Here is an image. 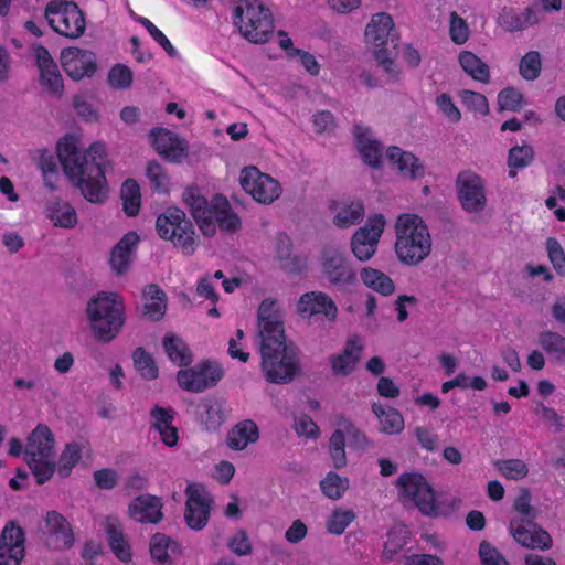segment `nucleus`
I'll return each instance as SVG.
<instances>
[{"instance_id": "obj_53", "label": "nucleus", "mask_w": 565, "mask_h": 565, "mask_svg": "<svg viewBox=\"0 0 565 565\" xmlns=\"http://www.w3.org/2000/svg\"><path fill=\"white\" fill-rule=\"evenodd\" d=\"M459 97L461 103L469 110L480 115H487L489 113V104L484 95L473 90L463 89L459 93Z\"/></svg>"}, {"instance_id": "obj_55", "label": "nucleus", "mask_w": 565, "mask_h": 565, "mask_svg": "<svg viewBox=\"0 0 565 565\" xmlns=\"http://www.w3.org/2000/svg\"><path fill=\"white\" fill-rule=\"evenodd\" d=\"M498 105L502 110L516 111L523 105V94L515 87L503 88L498 94Z\"/></svg>"}, {"instance_id": "obj_44", "label": "nucleus", "mask_w": 565, "mask_h": 565, "mask_svg": "<svg viewBox=\"0 0 565 565\" xmlns=\"http://www.w3.org/2000/svg\"><path fill=\"white\" fill-rule=\"evenodd\" d=\"M518 544L531 550L546 551L552 547L550 532H511Z\"/></svg>"}, {"instance_id": "obj_17", "label": "nucleus", "mask_w": 565, "mask_h": 565, "mask_svg": "<svg viewBox=\"0 0 565 565\" xmlns=\"http://www.w3.org/2000/svg\"><path fill=\"white\" fill-rule=\"evenodd\" d=\"M458 199L468 213H480L487 204L483 179L472 171H463L457 178Z\"/></svg>"}, {"instance_id": "obj_10", "label": "nucleus", "mask_w": 565, "mask_h": 565, "mask_svg": "<svg viewBox=\"0 0 565 565\" xmlns=\"http://www.w3.org/2000/svg\"><path fill=\"white\" fill-rule=\"evenodd\" d=\"M396 486L404 504L416 507L425 515L437 514L435 492L424 476L416 472L403 473Z\"/></svg>"}, {"instance_id": "obj_48", "label": "nucleus", "mask_w": 565, "mask_h": 565, "mask_svg": "<svg viewBox=\"0 0 565 565\" xmlns=\"http://www.w3.org/2000/svg\"><path fill=\"white\" fill-rule=\"evenodd\" d=\"M320 488L326 497L332 500L340 499L349 488V480L338 473L330 471L321 480Z\"/></svg>"}, {"instance_id": "obj_62", "label": "nucleus", "mask_w": 565, "mask_h": 565, "mask_svg": "<svg viewBox=\"0 0 565 565\" xmlns=\"http://www.w3.org/2000/svg\"><path fill=\"white\" fill-rule=\"evenodd\" d=\"M108 81L115 88H127L132 83V73L127 66L118 64L109 71Z\"/></svg>"}, {"instance_id": "obj_60", "label": "nucleus", "mask_w": 565, "mask_h": 565, "mask_svg": "<svg viewBox=\"0 0 565 565\" xmlns=\"http://www.w3.org/2000/svg\"><path fill=\"white\" fill-rule=\"evenodd\" d=\"M479 557L482 565H511L509 561L487 541L480 543Z\"/></svg>"}, {"instance_id": "obj_6", "label": "nucleus", "mask_w": 565, "mask_h": 565, "mask_svg": "<svg viewBox=\"0 0 565 565\" xmlns=\"http://www.w3.org/2000/svg\"><path fill=\"white\" fill-rule=\"evenodd\" d=\"M366 42L372 46L374 57L384 71L395 77L397 74L393 58L397 46V35L394 31V22L390 14H374L365 29Z\"/></svg>"}, {"instance_id": "obj_28", "label": "nucleus", "mask_w": 565, "mask_h": 565, "mask_svg": "<svg viewBox=\"0 0 565 565\" xmlns=\"http://www.w3.org/2000/svg\"><path fill=\"white\" fill-rule=\"evenodd\" d=\"M362 351V339L359 335L351 337L347 341L345 347L341 353L330 356V364L333 373L342 376L350 374L355 369V365L361 358Z\"/></svg>"}, {"instance_id": "obj_16", "label": "nucleus", "mask_w": 565, "mask_h": 565, "mask_svg": "<svg viewBox=\"0 0 565 565\" xmlns=\"http://www.w3.org/2000/svg\"><path fill=\"white\" fill-rule=\"evenodd\" d=\"M186 502L184 518L191 530L203 529L211 514L213 499L206 488L196 482H191L185 489Z\"/></svg>"}, {"instance_id": "obj_34", "label": "nucleus", "mask_w": 565, "mask_h": 565, "mask_svg": "<svg viewBox=\"0 0 565 565\" xmlns=\"http://www.w3.org/2000/svg\"><path fill=\"white\" fill-rule=\"evenodd\" d=\"M458 63L461 70L473 81L482 84L490 83L491 73L489 65L473 52L468 50L461 51L458 54Z\"/></svg>"}, {"instance_id": "obj_39", "label": "nucleus", "mask_w": 565, "mask_h": 565, "mask_svg": "<svg viewBox=\"0 0 565 565\" xmlns=\"http://www.w3.org/2000/svg\"><path fill=\"white\" fill-rule=\"evenodd\" d=\"M88 447L82 443H70L65 446L56 462L55 470L62 478L71 475L73 468L79 462Z\"/></svg>"}, {"instance_id": "obj_24", "label": "nucleus", "mask_w": 565, "mask_h": 565, "mask_svg": "<svg viewBox=\"0 0 565 565\" xmlns=\"http://www.w3.org/2000/svg\"><path fill=\"white\" fill-rule=\"evenodd\" d=\"M385 157L403 178L416 180L425 174V166L409 151L392 146L386 149Z\"/></svg>"}, {"instance_id": "obj_33", "label": "nucleus", "mask_w": 565, "mask_h": 565, "mask_svg": "<svg viewBox=\"0 0 565 565\" xmlns=\"http://www.w3.org/2000/svg\"><path fill=\"white\" fill-rule=\"evenodd\" d=\"M278 44L285 52L287 58L298 61L302 67L311 75L318 76L320 73V64L315 55L307 51L294 47L292 40L284 31L278 32Z\"/></svg>"}, {"instance_id": "obj_1", "label": "nucleus", "mask_w": 565, "mask_h": 565, "mask_svg": "<svg viewBox=\"0 0 565 565\" xmlns=\"http://www.w3.org/2000/svg\"><path fill=\"white\" fill-rule=\"evenodd\" d=\"M57 156L65 174L87 201L102 204L107 200L106 151L103 143L95 142L82 151L79 139L67 135L57 143Z\"/></svg>"}, {"instance_id": "obj_54", "label": "nucleus", "mask_w": 565, "mask_h": 565, "mask_svg": "<svg viewBox=\"0 0 565 565\" xmlns=\"http://www.w3.org/2000/svg\"><path fill=\"white\" fill-rule=\"evenodd\" d=\"M39 168L41 169L44 178V183L51 190L54 189L53 179L57 173V162L54 154L50 151H41L38 162Z\"/></svg>"}, {"instance_id": "obj_15", "label": "nucleus", "mask_w": 565, "mask_h": 565, "mask_svg": "<svg viewBox=\"0 0 565 565\" xmlns=\"http://www.w3.org/2000/svg\"><path fill=\"white\" fill-rule=\"evenodd\" d=\"M239 182L246 193L263 204L273 203L281 194L279 182L253 166L241 171Z\"/></svg>"}, {"instance_id": "obj_3", "label": "nucleus", "mask_w": 565, "mask_h": 565, "mask_svg": "<svg viewBox=\"0 0 565 565\" xmlns=\"http://www.w3.org/2000/svg\"><path fill=\"white\" fill-rule=\"evenodd\" d=\"M86 317L94 339L109 343L126 322L124 299L118 294L100 291L87 302Z\"/></svg>"}, {"instance_id": "obj_47", "label": "nucleus", "mask_w": 565, "mask_h": 565, "mask_svg": "<svg viewBox=\"0 0 565 565\" xmlns=\"http://www.w3.org/2000/svg\"><path fill=\"white\" fill-rule=\"evenodd\" d=\"M542 71V57L537 51L526 52L519 62V73L525 81L537 79Z\"/></svg>"}, {"instance_id": "obj_19", "label": "nucleus", "mask_w": 565, "mask_h": 565, "mask_svg": "<svg viewBox=\"0 0 565 565\" xmlns=\"http://www.w3.org/2000/svg\"><path fill=\"white\" fill-rule=\"evenodd\" d=\"M298 313L306 319L322 316L328 322H333L338 317V307L330 296L322 291L303 294L297 302Z\"/></svg>"}, {"instance_id": "obj_40", "label": "nucleus", "mask_w": 565, "mask_h": 565, "mask_svg": "<svg viewBox=\"0 0 565 565\" xmlns=\"http://www.w3.org/2000/svg\"><path fill=\"white\" fill-rule=\"evenodd\" d=\"M363 284L382 296H391L395 290L393 280L384 273L372 267H364L360 273Z\"/></svg>"}, {"instance_id": "obj_31", "label": "nucleus", "mask_w": 565, "mask_h": 565, "mask_svg": "<svg viewBox=\"0 0 565 565\" xmlns=\"http://www.w3.org/2000/svg\"><path fill=\"white\" fill-rule=\"evenodd\" d=\"M152 427L160 434L161 440L168 447L178 443V430L172 425L174 412L172 408L154 406L151 412Z\"/></svg>"}, {"instance_id": "obj_22", "label": "nucleus", "mask_w": 565, "mask_h": 565, "mask_svg": "<svg viewBox=\"0 0 565 565\" xmlns=\"http://www.w3.org/2000/svg\"><path fill=\"white\" fill-rule=\"evenodd\" d=\"M541 10L526 7L523 10L504 8L498 18L499 25L507 32H520L542 22Z\"/></svg>"}, {"instance_id": "obj_4", "label": "nucleus", "mask_w": 565, "mask_h": 565, "mask_svg": "<svg viewBox=\"0 0 565 565\" xmlns=\"http://www.w3.org/2000/svg\"><path fill=\"white\" fill-rule=\"evenodd\" d=\"M395 234V253L403 264L418 265L431 253V235L420 216L411 213L399 215Z\"/></svg>"}, {"instance_id": "obj_18", "label": "nucleus", "mask_w": 565, "mask_h": 565, "mask_svg": "<svg viewBox=\"0 0 565 565\" xmlns=\"http://www.w3.org/2000/svg\"><path fill=\"white\" fill-rule=\"evenodd\" d=\"M222 376L223 370L217 363L203 362L194 367L180 370L177 380L179 385L188 392H202L216 385Z\"/></svg>"}, {"instance_id": "obj_57", "label": "nucleus", "mask_w": 565, "mask_h": 565, "mask_svg": "<svg viewBox=\"0 0 565 565\" xmlns=\"http://www.w3.org/2000/svg\"><path fill=\"white\" fill-rule=\"evenodd\" d=\"M534 151L531 146H515L510 149L508 164L511 168H525L533 160Z\"/></svg>"}, {"instance_id": "obj_43", "label": "nucleus", "mask_w": 565, "mask_h": 565, "mask_svg": "<svg viewBox=\"0 0 565 565\" xmlns=\"http://www.w3.org/2000/svg\"><path fill=\"white\" fill-rule=\"evenodd\" d=\"M539 344L555 361H565V337L553 331H543L539 334Z\"/></svg>"}, {"instance_id": "obj_12", "label": "nucleus", "mask_w": 565, "mask_h": 565, "mask_svg": "<svg viewBox=\"0 0 565 565\" xmlns=\"http://www.w3.org/2000/svg\"><path fill=\"white\" fill-rule=\"evenodd\" d=\"M321 273L327 281L337 288H348L358 281V275L345 252L333 246L321 253Z\"/></svg>"}, {"instance_id": "obj_11", "label": "nucleus", "mask_w": 565, "mask_h": 565, "mask_svg": "<svg viewBox=\"0 0 565 565\" xmlns=\"http://www.w3.org/2000/svg\"><path fill=\"white\" fill-rule=\"evenodd\" d=\"M45 18L56 33L70 39L79 38L86 28L83 12L70 1H51L45 9Z\"/></svg>"}, {"instance_id": "obj_42", "label": "nucleus", "mask_w": 565, "mask_h": 565, "mask_svg": "<svg viewBox=\"0 0 565 565\" xmlns=\"http://www.w3.org/2000/svg\"><path fill=\"white\" fill-rule=\"evenodd\" d=\"M163 348L169 359L180 366L189 365L192 362L191 352L185 342L175 334H167L163 338Z\"/></svg>"}, {"instance_id": "obj_5", "label": "nucleus", "mask_w": 565, "mask_h": 565, "mask_svg": "<svg viewBox=\"0 0 565 565\" xmlns=\"http://www.w3.org/2000/svg\"><path fill=\"white\" fill-rule=\"evenodd\" d=\"M24 460L39 484L52 478L56 466L55 439L46 425L39 424L29 434L24 447Z\"/></svg>"}, {"instance_id": "obj_35", "label": "nucleus", "mask_w": 565, "mask_h": 565, "mask_svg": "<svg viewBox=\"0 0 565 565\" xmlns=\"http://www.w3.org/2000/svg\"><path fill=\"white\" fill-rule=\"evenodd\" d=\"M179 544L162 532H156L150 543V554L158 565H173L172 555L179 554Z\"/></svg>"}, {"instance_id": "obj_46", "label": "nucleus", "mask_w": 565, "mask_h": 565, "mask_svg": "<svg viewBox=\"0 0 565 565\" xmlns=\"http://www.w3.org/2000/svg\"><path fill=\"white\" fill-rule=\"evenodd\" d=\"M500 475L510 480H522L529 475V466L521 459H501L494 462Z\"/></svg>"}, {"instance_id": "obj_30", "label": "nucleus", "mask_w": 565, "mask_h": 565, "mask_svg": "<svg viewBox=\"0 0 565 565\" xmlns=\"http://www.w3.org/2000/svg\"><path fill=\"white\" fill-rule=\"evenodd\" d=\"M25 532H1L0 565H21L24 557Z\"/></svg>"}, {"instance_id": "obj_20", "label": "nucleus", "mask_w": 565, "mask_h": 565, "mask_svg": "<svg viewBox=\"0 0 565 565\" xmlns=\"http://www.w3.org/2000/svg\"><path fill=\"white\" fill-rule=\"evenodd\" d=\"M61 63L66 74L76 81L92 76L96 70L94 53L77 47L64 49Z\"/></svg>"}, {"instance_id": "obj_56", "label": "nucleus", "mask_w": 565, "mask_h": 565, "mask_svg": "<svg viewBox=\"0 0 565 565\" xmlns=\"http://www.w3.org/2000/svg\"><path fill=\"white\" fill-rule=\"evenodd\" d=\"M109 546L118 559L124 563L131 561V548L128 541L124 537V532H108Z\"/></svg>"}, {"instance_id": "obj_45", "label": "nucleus", "mask_w": 565, "mask_h": 565, "mask_svg": "<svg viewBox=\"0 0 565 565\" xmlns=\"http://www.w3.org/2000/svg\"><path fill=\"white\" fill-rule=\"evenodd\" d=\"M121 200L124 211L129 216H135L140 207V189L135 180H126L121 186Z\"/></svg>"}, {"instance_id": "obj_27", "label": "nucleus", "mask_w": 565, "mask_h": 565, "mask_svg": "<svg viewBox=\"0 0 565 565\" xmlns=\"http://www.w3.org/2000/svg\"><path fill=\"white\" fill-rule=\"evenodd\" d=\"M353 134L364 163L372 168H379L382 163V146L371 129L362 125H355Z\"/></svg>"}, {"instance_id": "obj_37", "label": "nucleus", "mask_w": 565, "mask_h": 565, "mask_svg": "<svg viewBox=\"0 0 565 565\" xmlns=\"http://www.w3.org/2000/svg\"><path fill=\"white\" fill-rule=\"evenodd\" d=\"M199 415L206 430H216L225 420L224 404L213 397L205 398L199 405Z\"/></svg>"}, {"instance_id": "obj_29", "label": "nucleus", "mask_w": 565, "mask_h": 565, "mask_svg": "<svg viewBox=\"0 0 565 565\" xmlns=\"http://www.w3.org/2000/svg\"><path fill=\"white\" fill-rule=\"evenodd\" d=\"M43 213L55 227L60 228H74L78 221L76 210L71 203L60 198L47 200Z\"/></svg>"}, {"instance_id": "obj_7", "label": "nucleus", "mask_w": 565, "mask_h": 565, "mask_svg": "<svg viewBox=\"0 0 565 565\" xmlns=\"http://www.w3.org/2000/svg\"><path fill=\"white\" fill-rule=\"evenodd\" d=\"M234 23L249 42L264 43L274 30L273 15L258 0H239L234 9Z\"/></svg>"}, {"instance_id": "obj_52", "label": "nucleus", "mask_w": 565, "mask_h": 565, "mask_svg": "<svg viewBox=\"0 0 565 565\" xmlns=\"http://www.w3.org/2000/svg\"><path fill=\"white\" fill-rule=\"evenodd\" d=\"M470 28L465 19L452 11L449 15V36L458 45L465 44L470 38Z\"/></svg>"}, {"instance_id": "obj_21", "label": "nucleus", "mask_w": 565, "mask_h": 565, "mask_svg": "<svg viewBox=\"0 0 565 565\" xmlns=\"http://www.w3.org/2000/svg\"><path fill=\"white\" fill-rule=\"evenodd\" d=\"M150 137L157 152L171 162H180L188 156V143L170 130L158 128Z\"/></svg>"}, {"instance_id": "obj_58", "label": "nucleus", "mask_w": 565, "mask_h": 565, "mask_svg": "<svg viewBox=\"0 0 565 565\" xmlns=\"http://www.w3.org/2000/svg\"><path fill=\"white\" fill-rule=\"evenodd\" d=\"M147 177L154 190L168 192L170 181L162 166L157 162H150L147 167Z\"/></svg>"}, {"instance_id": "obj_26", "label": "nucleus", "mask_w": 565, "mask_h": 565, "mask_svg": "<svg viewBox=\"0 0 565 565\" xmlns=\"http://www.w3.org/2000/svg\"><path fill=\"white\" fill-rule=\"evenodd\" d=\"M138 242L139 236L135 232H129L114 246L109 265L116 275L120 276L129 270Z\"/></svg>"}, {"instance_id": "obj_51", "label": "nucleus", "mask_w": 565, "mask_h": 565, "mask_svg": "<svg viewBox=\"0 0 565 565\" xmlns=\"http://www.w3.org/2000/svg\"><path fill=\"white\" fill-rule=\"evenodd\" d=\"M41 540L52 551L67 550L75 542L74 532H42Z\"/></svg>"}, {"instance_id": "obj_41", "label": "nucleus", "mask_w": 565, "mask_h": 565, "mask_svg": "<svg viewBox=\"0 0 565 565\" xmlns=\"http://www.w3.org/2000/svg\"><path fill=\"white\" fill-rule=\"evenodd\" d=\"M365 215V209L362 202L354 201L339 206L333 222L340 228H348L362 222Z\"/></svg>"}, {"instance_id": "obj_14", "label": "nucleus", "mask_w": 565, "mask_h": 565, "mask_svg": "<svg viewBox=\"0 0 565 565\" xmlns=\"http://www.w3.org/2000/svg\"><path fill=\"white\" fill-rule=\"evenodd\" d=\"M385 225L386 220L382 214H373L354 232L350 245L355 258L367 262L375 255Z\"/></svg>"}, {"instance_id": "obj_38", "label": "nucleus", "mask_w": 565, "mask_h": 565, "mask_svg": "<svg viewBox=\"0 0 565 565\" xmlns=\"http://www.w3.org/2000/svg\"><path fill=\"white\" fill-rule=\"evenodd\" d=\"M143 315L152 321L160 320L167 310L164 292L157 285H149L143 290Z\"/></svg>"}, {"instance_id": "obj_8", "label": "nucleus", "mask_w": 565, "mask_h": 565, "mask_svg": "<svg viewBox=\"0 0 565 565\" xmlns=\"http://www.w3.org/2000/svg\"><path fill=\"white\" fill-rule=\"evenodd\" d=\"M257 317L262 356L280 349L294 348L286 343L282 313L277 301L265 299L258 308Z\"/></svg>"}, {"instance_id": "obj_13", "label": "nucleus", "mask_w": 565, "mask_h": 565, "mask_svg": "<svg viewBox=\"0 0 565 565\" xmlns=\"http://www.w3.org/2000/svg\"><path fill=\"white\" fill-rule=\"evenodd\" d=\"M262 370L266 380L275 384L292 381L299 372V358L295 348L280 349L262 356Z\"/></svg>"}, {"instance_id": "obj_9", "label": "nucleus", "mask_w": 565, "mask_h": 565, "mask_svg": "<svg viewBox=\"0 0 565 565\" xmlns=\"http://www.w3.org/2000/svg\"><path fill=\"white\" fill-rule=\"evenodd\" d=\"M158 235L173 243L185 255H191L196 247L195 232L192 222L178 207H169L158 216L156 222Z\"/></svg>"}, {"instance_id": "obj_59", "label": "nucleus", "mask_w": 565, "mask_h": 565, "mask_svg": "<svg viewBox=\"0 0 565 565\" xmlns=\"http://www.w3.org/2000/svg\"><path fill=\"white\" fill-rule=\"evenodd\" d=\"M137 21L147 29L153 40L168 53V55H178L177 50L170 43L169 39L149 19L139 17Z\"/></svg>"}, {"instance_id": "obj_36", "label": "nucleus", "mask_w": 565, "mask_h": 565, "mask_svg": "<svg viewBox=\"0 0 565 565\" xmlns=\"http://www.w3.org/2000/svg\"><path fill=\"white\" fill-rule=\"evenodd\" d=\"M372 411L380 423V431L394 435L399 434L404 429V418L396 408L374 403Z\"/></svg>"}, {"instance_id": "obj_25", "label": "nucleus", "mask_w": 565, "mask_h": 565, "mask_svg": "<svg viewBox=\"0 0 565 565\" xmlns=\"http://www.w3.org/2000/svg\"><path fill=\"white\" fill-rule=\"evenodd\" d=\"M33 56L40 71V78L51 93L61 94L63 90V79L56 64L44 46H35Z\"/></svg>"}, {"instance_id": "obj_2", "label": "nucleus", "mask_w": 565, "mask_h": 565, "mask_svg": "<svg viewBox=\"0 0 565 565\" xmlns=\"http://www.w3.org/2000/svg\"><path fill=\"white\" fill-rule=\"evenodd\" d=\"M182 200L205 236L214 235L216 226L230 233L241 227L239 217L223 195L217 194L209 202L198 188L189 186L183 191Z\"/></svg>"}, {"instance_id": "obj_50", "label": "nucleus", "mask_w": 565, "mask_h": 565, "mask_svg": "<svg viewBox=\"0 0 565 565\" xmlns=\"http://www.w3.org/2000/svg\"><path fill=\"white\" fill-rule=\"evenodd\" d=\"M345 436L342 428H339L331 435L329 440V452L332 463L335 468H342L347 463L345 457Z\"/></svg>"}, {"instance_id": "obj_61", "label": "nucleus", "mask_w": 565, "mask_h": 565, "mask_svg": "<svg viewBox=\"0 0 565 565\" xmlns=\"http://www.w3.org/2000/svg\"><path fill=\"white\" fill-rule=\"evenodd\" d=\"M546 249L554 269L558 275L565 276V254L559 243L551 237L546 241Z\"/></svg>"}, {"instance_id": "obj_64", "label": "nucleus", "mask_w": 565, "mask_h": 565, "mask_svg": "<svg viewBox=\"0 0 565 565\" xmlns=\"http://www.w3.org/2000/svg\"><path fill=\"white\" fill-rule=\"evenodd\" d=\"M355 519V514L349 509H337L328 519V530H344Z\"/></svg>"}, {"instance_id": "obj_23", "label": "nucleus", "mask_w": 565, "mask_h": 565, "mask_svg": "<svg viewBox=\"0 0 565 565\" xmlns=\"http://www.w3.org/2000/svg\"><path fill=\"white\" fill-rule=\"evenodd\" d=\"M162 509L161 498L152 494H141L130 502L128 513L131 519L141 524L156 525L163 518Z\"/></svg>"}, {"instance_id": "obj_49", "label": "nucleus", "mask_w": 565, "mask_h": 565, "mask_svg": "<svg viewBox=\"0 0 565 565\" xmlns=\"http://www.w3.org/2000/svg\"><path fill=\"white\" fill-rule=\"evenodd\" d=\"M134 364L139 374L146 380L158 377V367L152 356L143 348H137L132 353Z\"/></svg>"}, {"instance_id": "obj_32", "label": "nucleus", "mask_w": 565, "mask_h": 565, "mask_svg": "<svg viewBox=\"0 0 565 565\" xmlns=\"http://www.w3.org/2000/svg\"><path fill=\"white\" fill-rule=\"evenodd\" d=\"M259 439V429L252 419L237 423L227 435V446L233 450H244Z\"/></svg>"}, {"instance_id": "obj_63", "label": "nucleus", "mask_w": 565, "mask_h": 565, "mask_svg": "<svg viewBox=\"0 0 565 565\" xmlns=\"http://www.w3.org/2000/svg\"><path fill=\"white\" fill-rule=\"evenodd\" d=\"M436 106L448 121L456 124L461 119L460 110L454 104L451 97L448 94H441L437 96Z\"/></svg>"}]
</instances>
